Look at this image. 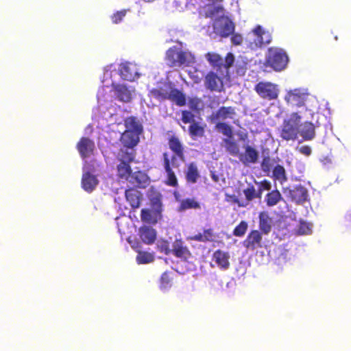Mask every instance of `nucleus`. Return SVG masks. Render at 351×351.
Masks as SVG:
<instances>
[{
	"label": "nucleus",
	"instance_id": "79ce46f5",
	"mask_svg": "<svg viewBox=\"0 0 351 351\" xmlns=\"http://www.w3.org/2000/svg\"><path fill=\"white\" fill-rule=\"evenodd\" d=\"M189 132L193 136H201L203 135L204 129L195 123H193L189 127Z\"/></svg>",
	"mask_w": 351,
	"mask_h": 351
},
{
	"label": "nucleus",
	"instance_id": "ea45409f",
	"mask_svg": "<svg viewBox=\"0 0 351 351\" xmlns=\"http://www.w3.org/2000/svg\"><path fill=\"white\" fill-rule=\"evenodd\" d=\"M171 278L169 276V274L167 272H165L162 274L160 280V288L162 290H167L171 287Z\"/></svg>",
	"mask_w": 351,
	"mask_h": 351
},
{
	"label": "nucleus",
	"instance_id": "9b49d317",
	"mask_svg": "<svg viewBox=\"0 0 351 351\" xmlns=\"http://www.w3.org/2000/svg\"><path fill=\"white\" fill-rule=\"evenodd\" d=\"M151 201L152 203V209H143L141 210V219L145 222L155 223L160 218L162 211L160 196L157 195L156 197L152 198Z\"/></svg>",
	"mask_w": 351,
	"mask_h": 351
},
{
	"label": "nucleus",
	"instance_id": "864d4df0",
	"mask_svg": "<svg viewBox=\"0 0 351 351\" xmlns=\"http://www.w3.org/2000/svg\"><path fill=\"white\" fill-rule=\"evenodd\" d=\"M271 189L270 182L265 180L260 184V189L269 190Z\"/></svg>",
	"mask_w": 351,
	"mask_h": 351
},
{
	"label": "nucleus",
	"instance_id": "09e8293b",
	"mask_svg": "<svg viewBox=\"0 0 351 351\" xmlns=\"http://www.w3.org/2000/svg\"><path fill=\"white\" fill-rule=\"evenodd\" d=\"M193 116L191 112L183 111L182 113V121L184 123H191L193 120Z\"/></svg>",
	"mask_w": 351,
	"mask_h": 351
},
{
	"label": "nucleus",
	"instance_id": "e433bc0d",
	"mask_svg": "<svg viewBox=\"0 0 351 351\" xmlns=\"http://www.w3.org/2000/svg\"><path fill=\"white\" fill-rule=\"evenodd\" d=\"M281 195L278 191L269 193L266 197L267 204L269 206L276 205L280 199Z\"/></svg>",
	"mask_w": 351,
	"mask_h": 351
},
{
	"label": "nucleus",
	"instance_id": "13d9d810",
	"mask_svg": "<svg viewBox=\"0 0 351 351\" xmlns=\"http://www.w3.org/2000/svg\"><path fill=\"white\" fill-rule=\"evenodd\" d=\"M197 80H195V82H197L199 77H196Z\"/></svg>",
	"mask_w": 351,
	"mask_h": 351
},
{
	"label": "nucleus",
	"instance_id": "7c9ffc66",
	"mask_svg": "<svg viewBox=\"0 0 351 351\" xmlns=\"http://www.w3.org/2000/svg\"><path fill=\"white\" fill-rule=\"evenodd\" d=\"M125 126L126 130L136 132L140 133L142 128L138 121L134 117H129L125 120Z\"/></svg>",
	"mask_w": 351,
	"mask_h": 351
},
{
	"label": "nucleus",
	"instance_id": "3c124183",
	"mask_svg": "<svg viewBox=\"0 0 351 351\" xmlns=\"http://www.w3.org/2000/svg\"><path fill=\"white\" fill-rule=\"evenodd\" d=\"M234 60V56L232 53H228L225 60V66L224 67L226 69V73H227V69L232 65Z\"/></svg>",
	"mask_w": 351,
	"mask_h": 351
},
{
	"label": "nucleus",
	"instance_id": "a878e982",
	"mask_svg": "<svg viewBox=\"0 0 351 351\" xmlns=\"http://www.w3.org/2000/svg\"><path fill=\"white\" fill-rule=\"evenodd\" d=\"M125 197L132 208H138L141 202V193L137 190L125 191Z\"/></svg>",
	"mask_w": 351,
	"mask_h": 351
},
{
	"label": "nucleus",
	"instance_id": "a19ab883",
	"mask_svg": "<svg viewBox=\"0 0 351 351\" xmlns=\"http://www.w3.org/2000/svg\"><path fill=\"white\" fill-rule=\"evenodd\" d=\"M274 176L280 182L286 180L285 169L282 166L277 165L273 171Z\"/></svg>",
	"mask_w": 351,
	"mask_h": 351
},
{
	"label": "nucleus",
	"instance_id": "a211bd4d",
	"mask_svg": "<svg viewBox=\"0 0 351 351\" xmlns=\"http://www.w3.org/2000/svg\"><path fill=\"white\" fill-rule=\"evenodd\" d=\"M140 133L136 132H132L130 130H125L121 135V141L125 147L127 148L123 149L124 152L128 149V151L132 150V148L136 145L138 141V135Z\"/></svg>",
	"mask_w": 351,
	"mask_h": 351
},
{
	"label": "nucleus",
	"instance_id": "473e14b6",
	"mask_svg": "<svg viewBox=\"0 0 351 351\" xmlns=\"http://www.w3.org/2000/svg\"><path fill=\"white\" fill-rule=\"evenodd\" d=\"M205 57L213 66H219L223 64V59L217 53H208L206 54Z\"/></svg>",
	"mask_w": 351,
	"mask_h": 351
},
{
	"label": "nucleus",
	"instance_id": "bb28decb",
	"mask_svg": "<svg viewBox=\"0 0 351 351\" xmlns=\"http://www.w3.org/2000/svg\"><path fill=\"white\" fill-rule=\"evenodd\" d=\"M187 239L191 241L206 242L213 241L214 239V235L213 231L210 229H208L204 230L203 232H199L194 235L189 236Z\"/></svg>",
	"mask_w": 351,
	"mask_h": 351
},
{
	"label": "nucleus",
	"instance_id": "1a4fd4ad",
	"mask_svg": "<svg viewBox=\"0 0 351 351\" xmlns=\"http://www.w3.org/2000/svg\"><path fill=\"white\" fill-rule=\"evenodd\" d=\"M134 158L133 151L125 152L121 150L119 154V159L121 161L120 164L117 166L118 176L123 180L130 181L132 175L131 169L128 165V162Z\"/></svg>",
	"mask_w": 351,
	"mask_h": 351
},
{
	"label": "nucleus",
	"instance_id": "b1692460",
	"mask_svg": "<svg viewBox=\"0 0 351 351\" xmlns=\"http://www.w3.org/2000/svg\"><path fill=\"white\" fill-rule=\"evenodd\" d=\"M173 252L177 256L182 259H187L190 253L186 247H184L183 243L180 240H176L173 244Z\"/></svg>",
	"mask_w": 351,
	"mask_h": 351
},
{
	"label": "nucleus",
	"instance_id": "20e7f679",
	"mask_svg": "<svg viewBox=\"0 0 351 351\" xmlns=\"http://www.w3.org/2000/svg\"><path fill=\"white\" fill-rule=\"evenodd\" d=\"M285 100L287 104L293 108H302L306 106L304 110L302 109L301 111L304 112L306 109H308L307 105L310 101L312 103H317L314 97L311 96L307 90L304 88H295L289 90L286 92L285 95ZM310 106L309 109H311ZM313 110V109L312 108Z\"/></svg>",
	"mask_w": 351,
	"mask_h": 351
},
{
	"label": "nucleus",
	"instance_id": "6ab92c4d",
	"mask_svg": "<svg viewBox=\"0 0 351 351\" xmlns=\"http://www.w3.org/2000/svg\"><path fill=\"white\" fill-rule=\"evenodd\" d=\"M258 158V152L251 146L245 147V152L239 154V159L245 165L256 162Z\"/></svg>",
	"mask_w": 351,
	"mask_h": 351
},
{
	"label": "nucleus",
	"instance_id": "4468645a",
	"mask_svg": "<svg viewBox=\"0 0 351 351\" xmlns=\"http://www.w3.org/2000/svg\"><path fill=\"white\" fill-rule=\"evenodd\" d=\"M287 195L296 204H302L308 200V194L307 189L298 185L286 191Z\"/></svg>",
	"mask_w": 351,
	"mask_h": 351
},
{
	"label": "nucleus",
	"instance_id": "39448f33",
	"mask_svg": "<svg viewBox=\"0 0 351 351\" xmlns=\"http://www.w3.org/2000/svg\"><path fill=\"white\" fill-rule=\"evenodd\" d=\"M166 62L170 66H189L195 62V56L189 51L174 47L167 51Z\"/></svg>",
	"mask_w": 351,
	"mask_h": 351
},
{
	"label": "nucleus",
	"instance_id": "6e6552de",
	"mask_svg": "<svg viewBox=\"0 0 351 351\" xmlns=\"http://www.w3.org/2000/svg\"><path fill=\"white\" fill-rule=\"evenodd\" d=\"M271 39L269 33L265 32L261 26L258 25L247 34L245 43L250 48L254 49L264 44L269 43Z\"/></svg>",
	"mask_w": 351,
	"mask_h": 351
},
{
	"label": "nucleus",
	"instance_id": "ddd939ff",
	"mask_svg": "<svg viewBox=\"0 0 351 351\" xmlns=\"http://www.w3.org/2000/svg\"><path fill=\"white\" fill-rule=\"evenodd\" d=\"M224 79L222 71L220 73L209 72L205 77V86L210 90L220 92L223 87Z\"/></svg>",
	"mask_w": 351,
	"mask_h": 351
},
{
	"label": "nucleus",
	"instance_id": "6e6d98bb",
	"mask_svg": "<svg viewBox=\"0 0 351 351\" xmlns=\"http://www.w3.org/2000/svg\"><path fill=\"white\" fill-rule=\"evenodd\" d=\"M175 198L177 201H179V196L176 192L174 193Z\"/></svg>",
	"mask_w": 351,
	"mask_h": 351
},
{
	"label": "nucleus",
	"instance_id": "f704fd0d",
	"mask_svg": "<svg viewBox=\"0 0 351 351\" xmlns=\"http://www.w3.org/2000/svg\"><path fill=\"white\" fill-rule=\"evenodd\" d=\"M199 207V204L193 199H186L180 202V206L178 208L179 211H184L189 208H196Z\"/></svg>",
	"mask_w": 351,
	"mask_h": 351
},
{
	"label": "nucleus",
	"instance_id": "9d476101",
	"mask_svg": "<svg viewBox=\"0 0 351 351\" xmlns=\"http://www.w3.org/2000/svg\"><path fill=\"white\" fill-rule=\"evenodd\" d=\"M254 89L262 99L267 100L277 99L280 93L278 86L270 82H260Z\"/></svg>",
	"mask_w": 351,
	"mask_h": 351
},
{
	"label": "nucleus",
	"instance_id": "412c9836",
	"mask_svg": "<svg viewBox=\"0 0 351 351\" xmlns=\"http://www.w3.org/2000/svg\"><path fill=\"white\" fill-rule=\"evenodd\" d=\"M228 253L217 250L213 254V261L222 269H227L230 266Z\"/></svg>",
	"mask_w": 351,
	"mask_h": 351
},
{
	"label": "nucleus",
	"instance_id": "7ed1b4c3",
	"mask_svg": "<svg viewBox=\"0 0 351 351\" xmlns=\"http://www.w3.org/2000/svg\"><path fill=\"white\" fill-rule=\"evenodd\" d=\"M112 67L114 66L110 65L106 69L103 83L106 86H109L110 85L112 86L114 95L119 101L126 103L130 102L136 96L135 88L127 83H115L113 80L109 83L108 79L117 75L115 69H112Z\"/></svg>",
	"mask_w": 351,
	"mask_h": 351
},
{
	"label": "nucleus",
	"instance_id": "de8ad7c7",
	"mask_svg": "<svg viewBox=\"0 0 351 351\" xmlns=\"http://www.w3.org/2000/svg\"><path fill=\"white\" fill-rule=\"evenodd\" d=\"M157 246H158V250L160 252H165L167 254L170 252V250L169 247V243L166 241H164V240L158 241Z\"/></svg>",
	"mask_w": 351,
	"mask_h": 351
},
{
	"label": "nucleus",
	"instance_id": "c03bdc74",
	"mask_svg": "<svg viewBox=\"0 0 351 351\" xmlns=\"http://www.w3.org/2000/svg\"><path fill=\"white\" fill-rule=\"evenodd\" d=\"M126 13H127L126 10L117 11L116 13H114V14H112L111 16L112 22L114 24H117V23H120L123 20L124 16H125Z\"/></svg>",
	"mask_w": 351,
	"mask_h": 351
},
{
	"label": "nucleus",
	"instance_id": "5fc2aeb1",
	"mask_svg": "<svg viewBox=\"0 0 351 351\" xmlns=\"http://www.w3.org/2000/svg\"><path fill=\"white\" fill-rule=\"evenodd\" d=\"M213 179L215 181V182H218L219 181V178H218V176H215V175H213L212 176Z\"/></svg>",
	"mask_w": 351,
	"mask_h": 351
},
{
	"label": "nucleus",
	"instance_id": "423d86ee",
	"mask_svg": "<svg viewBox=\"0 0 351 351\" xmlns=\"http://www.w3.org/2000/svg\"><path fill=\"white\" fill-rule=\"evenodd\" d=\"M149 96L160 100L169 99L179 106L185 104L184 95L178 90L173 89L169 84H164L162 87L153 88L150 90Z\"/></svg>",
	"mask_w": 351,
	"mask_h": 351
},
{
	"label": "nucleus",
	"instance_id": "58836bf2",
	"mask_svg": "<svg viewBox=\"0 0 351 351\" xmlns=\"http://www.w3.org/2000/svg\"><path fill=\"white\" fill-rule=\"evenodd\" d=\"M313 225L306 221H300L298 228L299 234H308L312 232Z\"/></svg>",
	"mask_w": 351,
	"mask_h": 351
},
{
	"label": "nucleus",
	"instance_id": "49530a36",
	"mask_svg": "<svg viewBox=\"0 0 351 351\" xmlns=\"http://www.w3.org/2000/svg\"><path fill=\"white\" fill-rule=\"evenodd\" d=\"M182 160V154H173L171 156V160L169 159L170 167H178L180 165V162Z\"/></svg>",
	"mask_w": 351,
	"mask_h": 351
},
{
	"label": "nucleus",
	"instance_id": "c9c22d12",
	"mask_svg": "<svg viewBox=\"0 0 351 351\" xmlns=\"http://www.w3.org/2000/svg\"><path fill=\"white\" fill-rule=\"evenodd\" d=\"M216 123V128L219 132L222 133L223 135H225L227 138H232V128L225 123Z\"/></svg>",
	"mask_w": 351,
	"mask_h": 351
},
{
	"label": "nucleus",
	"instance_id": "72a5a7b5",
	"mask_svg": "<svg viewBox=\"0 0 351 351\" xmlns=\"http://www.w3.org/2000/svg\"><path fill=\"white\" fill-rule=\"evenodd\" d=\"M154 255L146 252H139L136 256V261L138 264H147L154 261Z\"/></svg>",
	"mask_w": 351,
	"mask_h": 351
},
{
	"label": "nucleus",
	"instance_id": "603ef678",
	"mask_svg": "<svg viewBox=\"0 0 351 351\" xmlns=\"http://www.w3.org/2000/svg\"><path fill=\"white\" fill-rule=\"evenodd\" d=\"M232 43L235 45H241L243 41V37L241 34H234L232 38H231Z\"/></svg>",
	"mask_w": 351,
	"mask_h": 351
},
{
	"label": "nucleus",
	"instance_id": "f257e3e1",
	"mask_svg": "<svg viewBox=\"0 0 351 351\" xmlns=\"http://www.w3.org/2000/svg\"><path fill=\"white\" fill-rule=\"evenodd\" d=\"M200 14L206 17L215 18L213 29L215 34L222 36H228L234 30V25L228 17L224 16L222 8L217 5H208L200 10Z\"/></svg>",
	"mask_w": 351,
	"mask_h": 351
},
{
	"label": "nucleus",
	"instance_id": "cd10ccee",
	"mask_svg": "<svg viewBox=\"0 0 351 351\" xmlns=\"http://www.w3.org/2000/svg\"><path fill=\"white\" fill-rule=\"evenodd\" d=\"M186 177L188 182L195 183L199 178V173L197 167L194 163L188 165L186 171Z\"/></svg>",
	"mask_w": 351,
	"mask_h": 351
},
{
	"label": "nucleus",
	"instance_id": "bf43d9fd",
	"mask_svg": "<svg viewBox=\"0 0 351 351\" xmlns=\"http://www.w3.org/2000/svg\"><path fill=\"white\" fill-rule=\"evenodd\" d=\"M265 166V162H263V168H264Z\"/></svg>",
	"mask_w": 351,
	"mask_h": 351
},
{
	"label": "nucleus",
	"instance_id": "2f4dec72",
	"mask_svg": "<svg viewBox=\"0 0 351 351\" xmlns=\"http://www.w3.org/2000/svg\"><path fill=\"white\" fill-rule=\"evenodd\" d=\"M225 147L226 150L232 156H237L239 153V145L234 142L232 138L224 139Z\"/></svg>",
	"mask_w": 351,
	"mask_h": 351
},
{
	"label": "nucleus",
	"instance_id": "c85d7f7f",
	"mask_svg": "<svg viewBox=\"0 0 351 351\" xmlns=\"http://www.w3.org/2000/svg\"><path fill=\"white\" fill-rule=\"evenodd\" d=\"M259 219L261 230L265 234L269 233L272 226L271 219L269 217L267 213L264 212L260 214Z\"/></svg>",
	"mask_w": 351,
	"mask_h": 351
},
{
	"label": "nucleus",
	"instance_id": "a18cd8bd",
	"mask_svg": "<svg viewBox=\"0 0 351 351\" xmlns=\"http://www.w3.org/2000/svg\"><path fill=\"white\" fill-rule=\"evenodd\" d=\"M245 198L248 201H251L256 197V190L254 186H250L243 191Z\"/></svg>",
	"mask_w": 351,
	"mask_h": 351
},
{
	"label": "nucleus",
	"instance_id": "4c0bfd02",
	"mask_svg": "<svg viewBox=\"0 0 351 351\" xmlns=\"http://www.w3.org/2000/svg\"><path fill=\"white\" fill-rule=\"evenodd\" d=\"M169 147L175 154H182V145L177 138L172 137L169 140Z\"/></svg>",
	"mask_w": 351,
	"mask_h": 351
},
{
	"label": "nucleus",
	"instance_id": "f8f14e48",
	"mask_svg": "<svg viewBox=\"0 0 351 351\" xmlns=\"http://www.w3.org/2000/svg\"><path fill=\"white\" fill-rule=\"evenodd\" d=\"M93 169V165L85 160L82 178V186L86 192H92L98 184V180L92 173Z\"/></svg>",
	"mask_w": 351,
	"mask_h": 351
},
{
	"label": "nucleus",
	"instance_id": "aec40b11",
	"mask_svg": "<svg viewBox=\"0 0 351 351\" xmlns=\"http://www.w3.org/2000/svg\"><path fill=\"white\" fill-rule=\"evenodd\" d=\"M262 237L258 230L250 232L247 239L243 241V245L250 250H254L261 246Z\"/></svg>",
	"mask_w": 351,
	"mask_h": 351
},
{
	"label": "nucleus",
	"instance_id": "f3484780",
	"mask_svg": "<svg viewBox=\"0 0 351 351\" xmlns=\"http://www.w3.org/2000/svg\"><path fill=\"white\" fill-rule=\"evenodd\" d=\"M77 148L81 156L85 159L93 154L95 143L88 138L82 137L77 143Z\"/></svg>",
	"mask_w": 351,
	"mask_h": 351
},
{
	"label": "nucleus",
	"instance_id": "2eb2a0df",
	"mask_svg": "<svg viewBox=\"0 0 351 351\" xmlns=\"http://www.w3.org/2000/svg\"><path fill=\"white\" fill-rule=\"evenodd\" d=\"M121 77L128 81H133L139 77L136 66L132 63H125L120 65Z\"/></svg>",
	"mask_w": 351,
	"mask_h": 351
},
{
	"label": "nucleus",
	"instance_id": "c756f323",
	"mask_svg": "<svg viewBox=\"0 0 351 351\" xmlns=\"http://www.w3.org/2000/svg\"><path fill=\"white\" fill-rule=\"evenodd\" d=\"M148 181V178L145 173L141 171L132 173L130 182L133 184L144 186Z\"/></svg>",
	"mask_w": 351,
	"mask_h": 351
},
{
	"label": "nucleus",
	"instance_id": "4d7b16f0",
	"mask_svg": "<svg viewBox=\"0 0 351 351\" xmlns=\"http://www.w3.org/2000/svg\"><path fill=\"white\" fill-rule=\"evenodd\" d=\"M208 1H210V2H213V3H215V2L222 1L223 0H208Z\"/></svg>",
	"mask_w": 351,
	"mask_h": 351
},
{
	"label": "nucleus",
	"instance_id": "0eeeda50",
	"mask_svg": "<svg viewBox=\"0 0 351 351\" xmlns=\"http://www.w3.org/2000/svg\"><path fill=\"white\" fill-rule=\"evenodd\" d=\"M266 58L267 64L276 71L285 69L289 62L286 52L277 47L269 48Z\"/></svg>",
	"mask_w": 351,
	"mask_h": 351
},
{
	"label": "nucleus",
	"instance_id": "4be33fe9",
	"mask_svg": "<svg viewBox=\"0 0 351 351\" xmlns=\"http://www.w3.org/2000/svg\"><path fill=\"white\" fill-rule=\"evenodd\" d=\"M140 237L145 243L151 244L156 240V232L154 229L145 226L140 229Z\"/></svg>",
	"mask_w": 351,
	"mask_h": 351
},
{
	"label": "nucleus",
	"instance_id": "393cba45",
	"mask_svg": "<svg viewBox=\"0 0 351 351\" xmlns=\"http://www.w3.org/2000/svg\"><path fill=\"white\" fill-rule=\"evenodd\" d=\"M165 159V169L167 176V184L169 186H175L177 185V178L174 172L170 168L169 158L167 154H164Z\"/></svg>",
	"mask_w": 351,
	"mask_h": 351
},
{
	"label": "nucleus",
	"instance_id": "dca6fc26",
	"mask_svg": "<svg viewBox=\"0 0 351 351\" xmlns=\"http://www.w3.org/2000/svg\"><path fill=\"white\" fill-rule=\"evenodd\" d=\"M236 113L231 107H222L215 114H213L212 120L214 123H223L235 118Z\"/></svg>",
	"mask_w": 351,
	"mask_h": 351
},
{
	"label": "nucleus",
	"instance_id": "8fccbe9b",
	"mask_svg": "<svg viewBox=\"0 0 351 351\" xmlns=\"http://www.w3.org/2000/svg\"><path fill=\"white\" fill-rule=\"evenodd\" d=\"M297 150L302 154L308 156L311 154V148L307 145H302L297 147Z\"/></svg>",
	"mask_w": 351,
	"mask_h": 351
},
{
	"label": "nucleus",
	"instance_id": "37998d69",
	"mask_svg": "<svg viewBox=\"0 0 351 351\" xmlns=\"http://www.w3.org/2000/svg\"><path fill=\"white\" fill-rule=\"evenodd\" d=\"M247 223L245 221H241L234 230V235L242 237L245 234L247 229Z\"/></svg>",
	"mask_w": 351,
	"mask_h": 351
},
{
	"label": "nucleus",
	"instance_id": "5701e85b",
	"mask_svg": "<svg viewBox=\"0 0 351 351\" xmlns=\"http://www.w3.org/2000/svg\"><path fill=\"white\" fill-rule=\"evenodd\" d=\"M299 133L305 140H312L315 137V126L312 123L306 121L301 125Z\"/></svg>",
	"mask_w": 351,
	"mask_h": 351
},
{
	"label": "nucleus",
	"instance_id": "f03ea898",
	"mask_svg": "<svg viewBox=\"0 0 351 351\" xmlns=\"http://www.w3.org/2000/svg\"><path fill=\"white\" fill-rule=\"evenodd\" d=\"M314 116V110L312 109H306V111H299L291 113L287 119L284 120L282 126L281 137L287 141L294 140L297 138L299 133V123L302 119H311Z\"/></svg>",
	"mask_w": 351,
	"mask_h": 351
}]
</instances>
